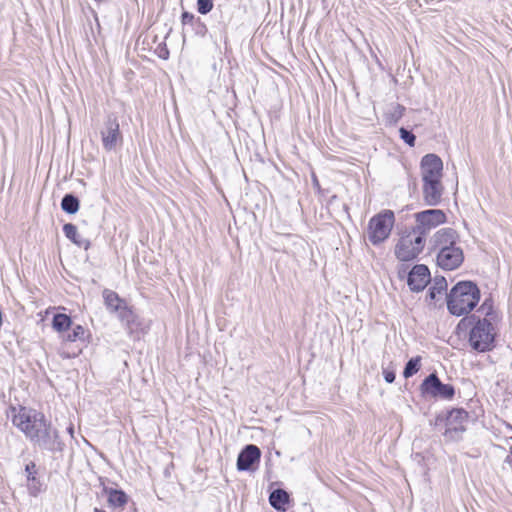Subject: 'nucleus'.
Segmentation results:
<instances>
[{"mask_svg":"<svg viewBox=\"0 0 512 512\" xmlns=\"http://www.w3.org/2000/svg\"><path fill=\"white\" fill-rule=\"evenodd\" d=\"M399 133H400V138L407 145H409L410 147H413L415 145L416 137H415V135L411 131L407 130L404 127H401L399 129Z\"/></svg>","mask_w":512,"mask_h":512,"instance_id":"obj_29","label":"nucleus"},{"mask_svg":"<svg viewBox=\"0 0 512 512\" xmlns=\"http://www.w3.org/2000/svg\"><path fill=\"white\" fill-rule=\"evenodd\" d=\"M72 320L64 313H57L53 316L52 327L58 332H66L70 329Z\"/></svg>","mask_w":512,"mask_h":512,"instance_id":"obj_22","label":"nucleus"},{"mask_svg":"<svg viewBox=\"0 0 512 512\" xmlns=\"http://www.w3.org/2000/svg\"><path fill=\"white\" fill-rule=\"evenodd\" d=\"M108 496V504L112 508H124L129 501V496L121 489L104 488Z\"/></svg>","mask_w":512,"mask_h":512,"instance_id":"obj_16","label":"nucleus"},{"mask_svg":"<svg viewBox=\"0 0 512 512\" xmlns=\"http://www.w3.org/2000/svg\"><path fill=\"white\" fill-rule=\"evenodd\" d=\"M445 420L446 426L448 427H459L465 426L468 420V413L461 408L452 409L448 412L446 417L438 415L435 420V424L438 425L440 422Z\"/></svg>","mask_w":512,"mask_h":512,"instance_id":"obj_15","label":"nucleus"},{"mask_svg":"<svg viewBox=\"0 0 512 512\" xmlns=\"http://www.w3.org/2000/svg\"><path fill=\"white\" fill-rule=\"evenodd\" d=\"M420 172L423 181L442 180L443 162L442 159L433 153L426 154L420 162Z\"/></svg>","mask_w":512,"mask_h":512,"instance_id":"obj_10","label":"nucleus"},{"mask_svg":"<svg viewBox=\"0 0 512 512\" xmlns=\"http://www.w3.org/2000/svg\"><path fill=\"white\" fill-rule=\"evenodd\" d=\"M420 391L422 395L432 398L451 400L455 395V388L451 384H444L434 372L429 374L421 383Z\"/></svg>","mask_w":512,"mask_h":512,"instance_id":"obj_8","label":"nucleus"},{"mask_svg":"<svg viewBox=\"0 0 512 512\" xmlns=\"http://www.w3.org/2000/svg\"><path fill=\"white\" fill-rule=\"evenodd\" d=\"M117 316L121 323L126 327L127 330L132 332L134 328L138 327V317L133 310L125 304L118 312Z\"/></svg>","mask_w":512,"mask_h":512,"instance_id":"obj_18","label":"nucleus"},{"mask_svg":"<svg viewBox=\"0 0 512 512\" xmlns=\"http://www.w3.org/2000/svg\"><path fill=\"white\" fill-rule=\"evenodd\" d=\"M84 334L85 329L81 325H76L70 332H67V334L63 336V340L67 342H76L78 340H83Z\"/></svg>","mask_w":512,"mask_h":512,"instance_id":"obj_26","label":"nucleus"},{"mask_svg":"<svg viewBox=\"0 0 512 512\" xmlns=\"http://www.w3.org/2000/svg\"><path fill=\"white\" fill-rule=\"evenodd\" d=\"M67 432L71 435V437H73V435H74V427H73L72 424L67 428Z\"/></svg>","mask_w":512,"mask_h":512,"instance_id":"obj_35","label":"nucleus"},{"mask_svg":"<svg viewBox=\"0 0 512 512\" xmlns=\"http://www.w3.org/2000/svg\"><path fill=\"white\" fill-rule=\"evenodd\" d=\"M447 290V281L443 276H435L433 284L428 290V297L430 300H436L438 295H441Z\"/></svg>","mask_w":512,"mask_h":512,"instance_id":"obj_21","label":"nucleus"},{"mask_svg":"<svg viewBox=\"0 0 512 512\" xmlns=\"http://www.w3.org/2000/svg\"><path fill=\"white\" fill-rule=\"evenodd\" d=\"M466 430V426L448 427L446 426L444 436L449 441H459L462 438L463 433Z\"/></svg>","mask_w":512,"mask_h":512,"instance_id":"obj_25","label":"nucleus"},{"mask_svg":"<svg viewBox=\"0 0 512 512\" xmlns=\"http://www.w3.org/2000/svg\"><path fill=\"white\" fill-rule=\"evenodd\" d=\"M198 17H196L194 14L188 12V11H184L181 15V23L183 26H193V24L195 23V21L197 20Z\"/></svg>","mask_w":512,"mask_h":512,"instance_id":"obj_32","label":"nucleus"},{"mask_svg":"<svg viewBox=\"0 0 512 512\" xmlns=\"http://www.w3.org/2000/svg\"><path fill=\"white\" fill-rule=\"evenodd\" d=\"M463 261L464 252L462 248L457 245L446 249H440L436 255L437 265L446 271H453L459 268Z\"/></svg>","mask_w":512,"mask_h":512,"instance_id":"obj_9","label":"nucleus"},{"mask_svg":"<svg viewBox=\"0 0 512 512\" xmlns=\"http://www.w3.org/2000/svg\"><path fill=\"white\" fill-rule=\"evenodd\" d=\"M458 239L459 236L455 229L445 227L439 229L433 235L431 242L433 245V249L440 251V249H446L457 245Z\"/></svg>","mask_w":512,"mask_h":512,"instance_id":"obj_14","label":"nucleus"},{"mask_svg":"<svg viewBox=\"0 0 512 512\" xmlns=\"http://www.w3.org/2000/svg\"><path fill=\"white\" fill-rule=\"evenodd\" d=\"M468 323L471 326L468 343L477 352L484 353L493 350L495 347L496 331L494 325L487 318L471 317L463 318L459 325Z\"/></svg>","mask_w":512,"mask_h":512,"instance_id":"obj_3","label":"nucleus"},{"mask_svg":"<svg viewBox=\"0 0 512 512\" xmlns=\"http://www.w3.org/2000/svg\"><path fill=\"white\" fill-rule=\"evenodd\" d=\"M168 54H169V52L167 50H165V52H162V55H160V57H162L163 59H166L168 57Z\"/></svg>","mask_w":512,"mask_h":512,"instance_id":"obj_36","label":"nucleus"},{"mask_svg":"<svg viewBox=\"0 0 512 512\" xmlns=\"http://www.w3.org/2000/svg\"><path fill=\"white\" fill-rule=\"evenodd\" d=\"M425 240L412 228L409 232L401 236L395 247V255L400 261H412L422 252Z\"/></svg>","mask_w":512,"mask_h":512,"instance_id":"obj_5","label":"nucleus"},{"mask_svg":"<svg viewBox=\"0 0 512 512\" xmlns=\"http://www.w3.org/2000/svg\"><path fill=\"white\" fill-rule=\"evenodd\" d=\"M447 220L446 214L440 209H428L415 214L416 226L414 232L424 239L433 228L444 224Z\"/></svg>","mask_w":512,"mask_h":512,"instance_id":"obj_6","label":"nucleus"},{"mask_svg":"<svg viewBox=\"0 0 512 512\" xmlns=\"http://www.w3.org/2000/svg\"><path fill=\"white\" fill-rule=\"evenodd\" d=\"M25 472H26V478L28 481H35L36 480V464L34 462H29L25 466Z\"/></svg>","mask_w":512,"mask_h":512,"instance_id":"obj_31","label":"nucleus"},{"mask_svg":"<svg viewBox=\"0 0 512 512\" xmlns=\"http://www.w3.org/2000/svg\"><path fill=\"white\" fill-rule=\"evenodd\" d=\"M289 494L283 489H275L270 493L269 503L277 511H285L289 502Z\"/></svg>","mask_w":512,"mask_h":512,"instance_id":"obj_19","label":"nucleus"},{"mask_svg":"<svg viewBox=\"0 0 512 512\" xmlns=\"http://www.w3.org/2000/svg\"><path fill=\"white\" fill-rule=\"evenodd\" d=\"M404 111L405 108L402 105L395 104L392 110L387 114V120L395 124L403 116Z\"/></svg>","mask_w":512,"mask_h":512,"instance_id":"obj_27","label":"nucleus"},{"mask_svg":"<svg viewBox=\"0 0 512 512\" xmlns=\"http://www.w3.org/2000/svg\"><path fill=\"white\" fill-rule=\"evenodd\" d=\"M486 307H487V301H484L483 304L481 305L480 309L482 311H486V315H489L490 314V310H491V305L487 308L486 310Z\"/></svg>","mask_w":512,"mask_h":512,"instance_id":"obj_34","label":"nucleus"},{"mask_svg":"<svg viewBox=\"0 0 512 512\" xmlns=\"http://www.w3.org/2000/svg\"><path fill=\"white\" fill-rule=\"evenodd\" d=\"M63 233L66 238H68L71 242H73L78 247L84 248L85 250L89 249L90 241L81 237L78 234L77 227L72 223H66L63 226Z\"/></svg>","mask_w":512,"mask_h":512,"instance_id":"obj_17","label":"nucleus"},{"mask_svg":"<svg viewBox=\"0 0 512 512\" xmlns=\"http://www.w3.org/2000/svg\"><path fill=\"white\" fill-rule=\"evenodd\" d=\"M423 201L428 206H437L442 201L444 186L441 180H431L422 182Z\"/></svg>","mask_w":512,"mask_h":512,"instance_id":"obj_13","label":"nucleus"},{"mask_svg":"<svg viewBox=\"0 0 512 512\" xmlns=\"http://www.w3.org/2000/svg\"><path fill=\"white\" fill-rule=\"evenodd\" d=\"M102 146L106 151H113L123 142L118 117L114 113L106 116L103 127L100 130Z\"/></svg>","mask_w":512,"mask_h":512,"instance_id":"obj_7","label":"nucleus"},{"mask_svg":"<svg viewBox=\"0 0 512 512\" xmlns=\"http://www.w3.org/2000/svg\"><path fill=\"white\" fill-rule=\"evenodd\" d=\"M260 458L261 450L254 444H248L238 454L237 469L239 471H255Z\"/></svg>","mask_w":512,"mask_h":512,"instance_id":"obj_11","label":"nucleus"},{"mask_svg":"<svg viewBox=\"0 0 512 512\" xmlns=\"http://www.w3.org/2000/svg\"><path fill=\"white\" fill-rule=\"evenodd\" d=\"M191 27L197 35L204 36L207 33V27L200 17L197 18V20Z\"/></svg>","mask_w":512,"mask_h":512,"instance_id":"obj_30","label":"nucleus"},{"mask_svg":"<svg viewBox=\"0 0 512 512\" xmlns=\"http://www.w3.org/2000/svg\"><path fill=\"white\" fill-rule=\"evenodd\" d=\"M168 54H169V52L167 50H165V52H162V55H160V57H162L163 59H166L168 57Z\"/></svg>","mask_w":512,"mask_h":512,"instance_id":"obj_37","label":"nucleus"},{"mask_svg":"<svg viewBox=\"0 0 512 512\" xmlns=\"http://www.w3.org/2000/svg\"><path fill=\"white\" fill-rule=\"evenodd\" d=\"M431 281L430 271L424 264L415 265L408 274L407 284L411 291L420 292Z\"/></svg>","mask_w":512,"mask_h":512,"instance_id":"obj_12","label":"nucleus"},{"mask_svg":"<svg viewBox=\"0 0 512 512\" xmlns=\"http://www.w3.org/2000/svg\"><path fill=\"white\" fill-rule=\"evenodd\" d=\"M197 11L202 14L206 15L213 9L214 2L213 0H197Z\"/></svg>","mask_w":512,"mask_h":512,"instance_id":"obj_28","label":"nucleus"},{"mask_svg":"<svg viewBox=\"0 0 512 512\" xmlns=\"http://www.w3.org/2000/svg\"><path fill=\"white\" fill-rule=\"evenodd\" d=\"M421 366V357L416 356L408 360L406 363L404 370H403V376L404 378L408 379L415 375Z\"/></svg>","mask_w":512,"mask_h":512,"instance_id":"obj_24","label":"nucleus"},{"mask_svg":"<svg viewBox=\"0 0 512 512\" xmlns=\"http://www.w3.org/2000/svg\"><path fill=\"white\" fill-rule=\"evenodd\" d=\"M12 423L40 449L52 453L64 450L65 444L58 430L52 427L43 413L23 406L12 408Z\"/></svg>","mask_w":512,"mask_h":512,"instance_id":"obj_1","label":"nucleus"},{"mask_svg":"<svg viewBox=\"0 0 512 512\" xmlns=\"http://www.w3.org/2000/svg\"><path fill=\"white\" fill-rule=\"evenodd\" d=\"M395 223L392 210H384L373 216L368 223V239L373 245L384 242L391 234Z\"/></svg>","mask_w":512,"mask_h":512,"instance_id":"obj_4","label":"nucleus"},{"mask_svg":"<svg viewBox=\"0 0 512 512\" xmlns=\"http://www.w3.org/2000/svg\"><path fill=\"white\" fill-rule=\"evenodd\" d=\"M80 207L79 199L73 194H65L61 200V208L68 214H75Z\"/></svg>","mask_w":512,"mask_h":512,"instance_id":"obj_23","label":"nucleus"},{"mask_svg":"<svg viewBox=\"0 0 512 512\" xmlns=\"http://www.w3.org/2000/svg\"><path fill=\"white\" fill-rule=\"evenodd\" d=\"M103 298L107 309L111 313H117L126 304V302L123 299H121L116 292L112 290H104Z\"/></svg>","mask_w":512,"mask_h":512,"instance_id":"obj_20","label":"nucleus"},{"mask_svg":"<svg viewBox=\"0 0 512 512\" xmlns=\"http://www.w3.org/2000/svg\"><path fill=\"white\" fill-rule=\"evenodd\" d=\"M383 377H384V380L387 382V383H393L395 381V372L393 370H389V369H384L383 370Z\"/></svg>","mask_w":512,"mask_h":512,"instance_id":"obj_33","label":"nucleus"},{"mask_svg":"<svg viewBox=\"0 0 512 512\" xmlns=\"http://www.w3.org/2000/svg\"><path fill=\"white\" fill-rule=\"evenodd\" d=\"M448 311L457 317L467 315L480 300V290L473 281H459L446 295Z\"/></svg>","mask_w":512,"mask_h":512,"instance_id":"obj_2","label":"nucleus"}]
</instances>
